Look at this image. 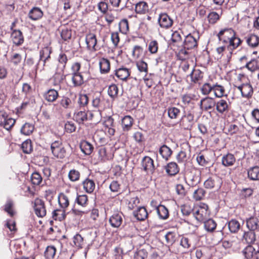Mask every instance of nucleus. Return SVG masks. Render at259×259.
I'll use <instances>...</instances> for the list:
<instances>
[{"mask_svg":"<svg viewBox=\"0 0 259 259\" xmlns=\"http://www.w3.org/2000/svg\"><path fill=\"white\" fill-rule=\"evenodd\" d=\"M220 179L216 177H209L206 180L204 183V187L206 189H211L214 187L220 188Z\"/></svg>","mask_w":259,"mask_h":259,"instance_id":"f3484780","label":"nucleus"},{"mask_svg":"<svg viewBox=\"0 0 259 259\" xmlns=\"http://www.w3.org/2000/svg\"><path fill=\"white\" fill-rule=\"evenodd\" d=\"M56 248L54 246H48L45 252V256L47 259H53L56 253Z\"/></svg>","mask_w":259,"mask_h":259,"instance_id":"5fc2aeb1","label":"nucleus"},{"mask_svg":"<svg viewBox=\"0 0 259 259\" xmlns=\"http://www.w3.org/2000/svg\"><path fill=\"white\" fill-rule=\"evenodd\" d=\"M15 123V120L10 117L4 110H0V126L7 130L11 129Z\"/></svg>","mask_w":259,"mask_h":259,"instance_id":"7ed1b4c3","label":"nucleus"},{"mask_svg":"<svg viewBox=\"0 0 259 259\" xmlns=\"http://www.w3.org/2000/svg\"><path fill=\"white\" fill-rule=\"evenodd\" d=\"M167 174L169 176H175L179 172V167L175 162L168 163L165 166Z\"/></svg>","mask_w":259,"mask_h":259,"instance_id":"cd10ccee","label":"nucleus"},{"mask_svg":"<svg viewBox=\"0 0 259 259\" xmlns=\"http://www.w3.org/2000/svg\"><path fill=\"white\" fill-rule=\"evenodd\" d=\"M192 81L194 83H200L203 77V73L199 69H193L190 74Z\"/></svg>","mask_w":259,"mask_h":259,"instance_id":"72a5a7b5","label":"nucleus"},{"mask_svg":"<svg viewBox=\"0 0 259 259\" xmlns=\"http://www.w3.org/2000/svg\"><path fill=\"white\" fill-rule=\"evenodd\" d=\"M165 238L168 245H172L176 240V234L174 232H168L165 235Z\"/></svg>","mask_w":259,"mask_h":259,"instance_id":"4d7b16f0","label":"nucleus"},{"mask_svg":"<svg viewBox=\"0 0 259 259\" xmlns=\"http://www.w3.org/2000/svg\"><path fill=\"white\" fill-rule=\"evenodd\" d=\"M13 202L12 200L9 199L7 201L5 205L4 210L10 216L13 217L15 214L14 211L13 210Z\"/></svg>","mask_w":259,"mask_h":259,"instance_id":"6e6d98bb","label":"nucleus"},{"mask_svg":"<svg viewBox=\"0 0 259 259\" xmlns=\"http://www.w3.org/2000/svg\"><path fill=\"white\" fill-rule=\"evenodd\" d=\"M33 208L35 214L39 218H43L46 215L47 210L44 201L36 198L34 201Z\"/></svg>","mask_w":259,"mask_h":259,"instance_id":"423d86ee","label":"nucleus"},{"mask_svg":"<svg viewBox=\"0 0 259 259\" xmlns=\"http://www.w3.org/2000/svg\"><path fill=\"white\" fill-rule=\"evenodd\" d=\"M64 79V70L56 68L55 73L51 79L52 80L53 85L59 89H61V84Z\"/></svg>","mask_w":259,"mask_h":259,"instance_id":"9d476101","label":"nucleus"},{"mask_svg":"<svg viewBox=\"0 0 259 259\" xmlns=\"http://www.w3.org/2000/svg\"><path fill=\"white\" fill-rule=\"evenodd\" d=\"M148 9L147 4L144 2H140L135 6V11L138 14H145Z\"/></svg>","mask_w":259,"mask_h":259,"instance_id":"a19ab883","label":"nucleus"},{"mask_svg":"<svg viewBox=\"0 0 259 259\" xmlns=\"http://www.w3.org/2000/svg\"><path fill=\"white\" fill-rule=\"evenodd\" d=\"M11 39L13 44L17 46L24 42V36L20 30H13L11 34Z\"/></svg>","mask_w":259,"mask_h":259,"instance_id":"4468645a","label":"nucleus"},{"mask_svg":"<svg viewBox=\"0 0 259 259\" xmlns=\"http://www.w3.org/2000/svg\"><path fill=\"white\" fill-rule=\"evenodd\" d=\"M246 225L250 231H254L259 230V218L251 217L246 220Z\"/></svg>","mask_w":259,"mask_h":259,"instance_id":"412c9836","label":"nucleus"},{"mask_svg":"<svg viewBox=\"0 0 259 259\" xmlns=\"http://www.w3.org/2000/svg\"><path fill=\"white\" fill-rule=\"evenodd\" d=\"M143 54V48L139 46H136L134 47L132 55L134 58L138 59L140 58Z\"/></svg>","mask_w":259,"mask_h":259,"instance_id":"0e129e2a","label":"nucleus"},{"mask_svg":"<svg viewBox=\"0 0 259 259\" xmlns=\"http://www.w3.org/2000/svg\"><path fill=\"white\" fill-rule=\"evenodd\" d=\"M248 178L252 181L259 180V166L250 167L247 171Z\"/></svg>","mask_w":259,"mask_h":259,"instance_id":"c85d7f7f","label":"nucleus"},{"mask_svg":"<svg viewBox=\"0 0 259 259\" xmlns=\"http://www.w3.org/2000/svg\"><path fill=\"white\" fill-rule=\"evenodd\" d=\"M115 75L119 79L124 80L130 76V72L126 68H120L115 71Z\"/></svg>","mask_w":259,"mask_h":259,"instance_id":"c9c22d12","label":"nucleus"},{"mask_svg":"<svg viewBox=\"0 0 259 259\" xmlns=\"http://www.w3.org/2000/svg\"><path fill=\"white\" fill-rule=\"evenodd\" d=\"M52 53V49L50 47H46L42 48L39 52V60L44 62V65L47 60L50 58V54Z\"/></svg>","mask_w":259,"mask_h":259,"instance_id":"b1692460","label":"nucleus"},{"mask_svg":"<svg viewBox=\"0 0 259 259\" xmlns=\"http://www.w3.org/2000/svg\"><path fill=\"white\" fill-rule=\"evenodd\" d=\"M213 92L216 97L221 98L225 94V89L222 85L216 83L213 84Z\"/></svg>","mask_w":259,"mask_h":259,"instance_id":"49530a36","label":"nucleus"},{"mask_svg":"<svg viewBox=\"0 0 259 259\" xmlns=\"http://www.w3.org/2000/svg\"><path fill=\"white\" fill-rule=\"evenodd\" d=\"M216 110L221 114L227 113L231 107L230 102L224 99H221L216 102Z\"/></svg>","mask_w":259,"mask_h":259,"instance_id":"ddd939ff","label":"nucleus"},{"mask_svg":"<svg viewBox=\"0 0 259 259\" xmlns=\"http://www.w3.org/2000/svg\"><path fill=\"white\" fill-rule=\"evenodd\" d=\"M79 0H64L63 9L66 13L69 12L73 8L75 9L79 6Z\"/></svg>","mask_w":259,"mask_h":259,"instance_id":"bb28decb","label":"nucleus"},{"mask_svg":"<svg viewBox=\"0 0 259 259\" xmlns=\"http://www.w3.org/2000/svg\"><path fill=\"white\" fill-rule=\"evenodd\" d=\"M142 169L148 174H153L156 167L153 160L149 156H145L141 161Z\"/></svg>","mask_w":259,"mask_h":259,"instance_id":"39448f33","label":"nucleus"},{"mask_svg":"<svg viewBox=\"0 0 259 259\" xmlns=\"http://www.w3.org/2000/svg\"><path fill=\"white\" fill-rule=\"evenodd\" d=\"M123 214L121 212H116L113 213L109 219V223L111 226L114 228H118L121 225Z\"/></svg>","mask_w":259,"mask_h":259,"instance_id":"dca6fc26","label":"nucleus"},{"mask_svg":"<svg viewBox=\"0 0 259 259\" xmlns=\"http://www.w3.org/2000/svg\"><path fill=\"white\" fill-rule=\"evenodd\" d=\"M81 151L85 155H90L93 150V146L89 142L83 141L80 144Z\"/></svg>","mask_w":259,"mask_h":259,"instance_id":"4c0bfd02","label":"nucleus"},{"mask_svg":"<svg viewBox=\"0 0 259 259\" xmlns=\"http://www.w3.org/2000/svg\"><path fill=\"white\" fill-rule=\"evenodd\" d=\"M201 93L204 95H208L211 91H213V85L209 83H205L201 88Z\"/></svg>","mask_w":259,"mask_h":259,"instance_id":"338daca9","label":"nucleus"},{"mask_svg":"<svg viewBox=\"0 0 259 259\" xmlns=\"http://www.w3.org/2000/svg\"><path fill=\"white\" fill-rule=\"evenodd\" d=\"M41 175L37 172H33L31 177L32 183L33 185H39L42 181Z\"/></svg>","mask_w":259,"mask_h":259,"instance_id":"69168bd1","label":"nucleus"},{"mask_svg":"<svg viewBox=\"0 0 259 259\" xmlns=\"http://www.w3.org/2000/svg\"><path fill=\"white\" fill-rule=\"evenodd\" d=\"M234 87L241 93L242 98L248 99L252 97L253 89L249 81L240 85H234Z\"/></svg>","mask_w":259,"mask_h":259,"instance_id":"f03ea898","label":"nucleus"},{"mask_svg":"<svg viewBox=\"0 0 259 259\" xmlns=\"http://www.w3.org/2000/svg\"><path fill=\"white\" fill-rule=\"evenodd\" d=\"M67 60L66 55L64 53H61L58 58L59 64L56 68L64 70Z\"/></svg>","mask_w":259,"mask_h":259,"instance_id":"8fccbe9b","label":"nucleus"},{"mask_svg":"<svg viewBox=\"0 0 259 259\" xmlns=\"http://www.w3.org/2000/svg\"><path fill=\"white\" fill-rule=\"evenodd\" d=\"M74 118L79 123H82L84 121L88 120V113L85 111H79L75 113L74 116Z\"/></svg>","mask_w":259,"mask_h":259,"instance_id":"09e8293b","label":"nucleus"},{"mask_svg":"<svg viewBox=\"0 0 259 259\" xmlns=\"http://www.w3.org/2000/svg\"><path fill=\"white\" fill-rule=\"evenodd\" d=\"M99 66L101 73H107L109 72L110 69L109 60L104 58H101L99 61Z\"/></svg>","mask_w":259,"mask_h":259,"instance_id":"393cba45","label":"nucleus"},{"mask_svg":"<svg viewBox=\"0 0 259 259\" xmlns=\"http://www.w3.org/2000/svg\"><path fill=\"white\" fill-rule=\"evenodd\" d=\"M85 42L89 50L96 51L98 49L97 46V39L94 33L87 34L85 37Z\"/></svg>","mask_w":259,"mask_h":259,"instance_id":"f8f14e48","label":"nucleus"},{"mask_svg":"<svg viewBox=\"0 0 259 259\" xmlns=\"http://www.w3.org/2000/svg\"><path fill=\"white\" fill-rule=\"evenodd\" d=\"M180 113V110L177 107H171L167 109L168 116L170 119H174L177 118Z\"/></svg>","mask_w":259,"mask_h":259,"instance_id":"de8ad7c7","label":"nucleus"},{"mask_svg":"<svg viewBox=\"0 0 259 259\" xmlns=\"http://www.w3.org/2000/svg\"><path fill=\"white\" fill-rule=\"evenodd\" d=\"M204 228L206 231L208 233L213 232L217 227L216 222L212 219L208 218L203 222Z\"/></svg>","mask_w":259,"mask_h":259,"instance_id":"2f4dec72","label":"nucleus"},{"mask_svg":"<svg viewBox=\"0 0 259 259\" xmlns=\"http://www.w3.org/2000/svg\"><path fill=\"white\" fill-rule=\"evenodd\" d=\"M105 130H107V132L110 136H113L115 134V129L114 123V119L111 116L108 117L103 123Z\"/></svg>","mask_w":259,"mask_h":259,"instance_id":"aec40b11","label":"nucleus"},{"mask_svg":"<svg viewBox=\"0 0 259 259\" xmlns=\"http://www.w3.org/2000/svg\"><path fill=\"white\" fill-rule=\"evenodd\" d=\"M216 105V102L213 98L206 97L202 98L200 102V109L205 111L212 110Z\"/></svg>","mask_w":259,"mask_h":259,"instance_id":"6e6552de","label":"nucleus"},{"mask_svg":"<svg viewBox=\"0 0 259 259\" xmlns=\"http://www.w3.org/2000/svg\"><path fill=\"white\" fill-rule=\"evenodd\" d=\"M135 217L140 221H143L148 217V212L144 207H140L134 212Z\"/></svg>","mask_w":259,"mask_h":259,"instance_id":"f704fd0d","label":"nucleus"},{"mask_svg":"<svg viewBox=\"0 0 259 259\" xmlns=\"http://www.w3.org/2000/svg\"><path fill=\"white\" fill-rule=\"evenodd\" d=\"M236 159L234 156L231 153L224 155L222 159V163L225 166H230L235 162Z\"/></svg>","mask_w":259,"mask_h":259,"instance_id":"7c9ffc66","label":"nucleus"},{"mask_svg":"<svg viewBox=\"0 0 259 259\" xmlns=\"http://www.w3.org/2000/svg\"><path fill=\"white\" fill-rule=\"evenodd\" d=\"M219 39L223 42H230V39L235 38V32L231 28H225L221 30L218 34Z\"/></svg>","mask_w":259,"mask_h":259,"instance_id":"0eeeda50","label":"nucleus"},{"mask_svg":"<svg viewBox=\"0 0 259 259\" xmlns=\"http://www.w3.org/2000/svg\"><path fill=\"white\" fill-rule=\"evenodd\" d=\"M68 178L72 182H75L80 178V172L74 169H71L68 173Z\"/></svg>","mask_w":259,"mask_h":259,"instance_id":"13d9d810","label":"nucleus"},{"mask_svg":"<svg viewBox=\"0 0 259 259\" xmlns=\"http://www.w3.org/2000/svg\"><path fill=\"white\" fill-rule=\"evenodd\" d=\"M119 29L121 33L124 34H127L129 31V25L126 19H122L119 23Z\"/></svg>","mask_w":259,"mask_h":259,"instance_id":"a18cd8bd","label":"nucleus"},{"mask_svg":"<svg viewBox=\"0 0 259 259\" xmlns=\"http://www.w3.org/2000/svg\"><path fill=\"white\" fill-rule=\"evenodd\" d=\"M158 22L161 28L165 29L171 27L173 24L172 19L166 13H162L159 15Z\"/></svg>","mask_w":259,"mask_h":259,"instance_id":"9b49d317","label":"nucleus"},{"mask_svg":"<svg viewBox=\"0 0 259 259\" xmlns=\"http://www.w3.org/2000/svg\"><path fill=\"white\" fill-rule=\"evenodd\" d=\"M160 154L165 160H167L172 154V150L165 145L161 146L159 150Z\"/></svg>","mask_w":259,"mask_h":259,"instance_id":"e433bc0d","label":"nucleus"},{"mask_svg":"<svg viewBox=\"0 0 259 259\" xmlns=\"http://www.w3.org/2000/svg\"><path fill=\"white\" fill-rule=\"evenodd\" d=\"M205 191L202 188H198L193 193V198L196 200H200L204 196Z\"/></svg>","mask_w":259,"mask_h":259,"instance_id":"bf43d9fd","label":"nucleus"},{"mask_svg":"<svg viewBox=\"0 0 259 259\" xmlns=\"http://www.w3.org/2000/svg\"><path fill=\"white\" fill-rule=\"evenodd\" d=\"M52 152L55 157L59 158H64L65 155V150L62 146L53 150Z\"/></svg>","mask_w":259,"mask_h":259,"instance_id":"052dcab7","label":"nucleus"},{"mask_svg":"<svg viewBox=\"0 0 259 259\" xmlns=\"http://www.w3.org/2000/svg\"><path fill=\"white\" fill-rule=\"evenodd\" d=\"M240 223L235 219H232L228 222V228L231 233H237L240 229Z\"/></svg>","mask_w":259,"mask_h":259,"instance_id":"58836bf2","label":"nucleus"},{"mask_svg":"<svg viewBox=\"0 0 259 259\" xmlns=\"http://www.w3.org/2000/svg\"><path fill=\"white\" fill-rule=\"evenodd\" d=\"M199 37L197 34L194 35L191 33L185 36L184 41V47L187 50L194 49L197 47V40Z\"/></svg>","mask_w":259,"mask_h":259,"instance_id":"1a4fd4ad","label":"nucleus"},{"mask_svg":"<svg viewBox=\"0 0 259 259\" xmlns=\"http://www.w3.org/2000/svg\"><path fill=\"white\" fill-rule=\"evenodd\" d=\"M245 67L251 72H254L259 69L258 61L255 59H251L246 64Z\"/></svg>","mask_w":259,"mask_h":259,"instance_id":"c03bdc74","label":"nucleus"},{"mask_svg":"<svg viewBox=\"0 0 259 259\" xmlns=\"http://www.w3.org/2000/svg\"><path fill=\"white\" fill-rule=\"evenodd\" d=\"M128 0H107L109 5L113 8L123 9L126 7V2Z\"/></svg>","mask_w":259,"mask_h":259,"instance_id":"ea45409f","label":"nucleus"},{"mask_svg":"<svg viewBox=\"0 0 259 259\" xmlns=\"http://www.w3.org/2000/svg\"><path fill=\"white\" fill-rule=\"evenodd\" d=\"M181 122V124L185 128H190L194 123L193 114L191 113H188L187 115L182 117Z\"/></svg>","mask_w":259,"mask_h":259,"instance_id":"a211bd4d","label":"nucleus"},{"mask_svg":"<svg viewBox=\"0 0 259 259\" xmlns=\"http://www.w3.org/2000/svg\"><path fill=\"white\" fill-rule=\"evenodd\" d=\"M136 65L140 72L147 73L148 65L143 60H140L137 62Z\"/></svg>","mask_w":259,"mask_h":259,"instance_id":"e2e57ef3","label":"nucleus"},{"mask_svg":"<svg viewBox=\"0 0 259 259\" xmlns=\"http://www.w3.org/2000/svg\"><path fill=\"white\" fill-rule=\"evenodd\" d=\"M156 210L159 217L160 219L165 220L168 217V211L165 206L163 205H159L157 207Z\"/></svg>","mask_w":259,"mask_h":259,"instance_id":"79ce46f5","label":"nucleus"},{"mask_svg":"<svg viewBox=\"0 0 259 259\" xmlns=\"http://www.w3.org/2000/svg\"><path fill=\"white\" fill-rule=\"evenodd\" d=\"M53 218L55 220L61 221L65 217V211L62 209H56L52 212Z\"/></svg>","mask_w":259,"mask_h":259,"instance_id":"3c124183","label":"nucleus"},{"mask_svg":"<svg viewBox=\"0 0 259 259\" xmlns=\"http://www.w3.org/2000/svg\"><path fill=\"white\" fill-rule=\"evenodd\" d=\"M82 185L85 191L89 193H91L93 192L95 188L94 182L93 180L88 179L83 182Z\"/></svg>","mask_w":259,"mask_h":259,"instance_id":"37998d69","label":"nucleus"},{"mask_svg":"<svg viewBox=\"0 0 259 259\" xmlns=\"http://www.w3.org/2000/svg\"><path fill=\"white\" fill-rule=\"evenodd\" d=\"M222 14V11H221L220 15L216 12H211L209 13L207 16V19L209 23L210 24H215L220 19V16Z\"/></svg>","mask_w":259,"mask_h":259,"instance_id":"603ef678","label":"nucleus"},{"mask_svg":"<svg viewBox=\"0 0 259 259\" xmlns=\"http://www.w3.org/2000/svg\"><path fill=\"white\" fill-rule=\"evenodd\" d=\"M59 96L58 91L55 89H50L44 95L45 99L48 102H53L56 100Z\"/></svg>","mask_w":259,"mask_h":259,"instance_id":"a878e982","label":"nucleus"},{"mask_svg":"<svg viewBox=\"0 0 259 259\" xmlns=\"http://www.w3.org/2000/svg\"><path fill=\"white\" fill-rule=\"evenodd\" d=\"M34 130V126L30 123H25L21 129V132L24 135H30Z\"/></svg>","mask_w":259,"mask_h":259,"instance_id":"864d4df0","label":"nucleus"},{"mask_svg":"<svg viewBox=\"0 0 259 259\" xmlns=\"http://www.w3.org/2000/svg\"><path fill=\"white\" fill-rule=\"evenodd\" d=\"M255 241V234L252 231L244 232L243 236V241L248 245L254 244Z\"/></svg>","mask_w":259,"mask_h":259,"instance_id":"c756f323","label":"nucleus"},{"mask_svg":"<svg viewBox=\"0 0 259 259\" xmlns=\"http://www.w3.org/2000/svg\"><path fill=\"white\" fill-rule=\"evenodd\" d=\"M246 41L250 47L254 48L259 45V37L255 34H250L246 37Z\"/></svg>","mask_w":259,"mask_h":259,"instance_id":"473e14b6","label":"nucleus"},{"mask_svg":"<svg viewBox=\"0 0 259 259\" xmlns=\"http://www.w3.org/2000/svg\"><path fill=\"white\" fill-rule=\"evenodd\" d=\"M148 256V253L145 249H142L136 251L134 255V259H145Z\"/></svg>","mask_w":259,"mask_h":259,"instance_id":"774afa93","label":"nucleus"},{"mask_svg":"<svg viewBox=\"0 0 259 259\" xmlns=\"http://www.w3.org/2000/svg\"><path fill=\"white\" fill-rule=\"evenodd\" d=\"M71 80L74 87H81L90 79V74L88 72L71 74Z\"/></svg>","mask_w":259,"mask_h":259,"instance_id":"f257e3e1","label":"nucleus"},{"mask_svg":"<svg viewBox=\"0 0 259 259\" xmlns=\"http://www.w3.org/2000/svg\"><path fill=\"white\" fill-rule=\"evenodd\" d=\"M258 248L259 246L257 244L248 245L244 249L243 252L247 258H255Z\"/></svg>","mask_w":259,"mask_h":259,"instance_id":"2eb2a0df","label":"nucleus"},{"mask_svg":"<svg viewBox=\"0 0 259 259\" xmlns=\"http://www.w3.org/2000/svg\"><path fill=\"white\" fill-rule=\"evenodd\" d=\"M118 92V89L116 84H111L108 88V94L112 98H114L117 96Z\"/></svg>","mask_w":259,"mask_h":259,"instance_id":"680f3d73","label":"nucleus"},{"mask_svg":"<svg viewBox=\"0 0 259 259\" xmlns=\"http://www.w3.org/2000/svg\"><path fill=\"white\" fill-rule=\"evenodd\" d=\"M43 16L42 10L38 7H33L28 13L29 18L32 20L40 19Z\"/></svg>","mask_w":259,"mask_h":259,"instance_id":"4be33fe9","label":"nucleus"},{"mask_svg":"<svg viewBox=\"0 0 259 259\" xmlns=\"http://www.w3.org/2000/svg\"><path fill=\"white\" fill-rule=\"evenodd\" d=\"M133 123L134 119L131 116H125L121 120V125L123 131L126 132L130 130Z\"/></svg>","mask_w":259,"mask_h":259,"instance_id":"5701e85b","label":"nucleus"},{"mask_svg":"<svg viewBox=\"0 0 259 259\" xmlns=\"http://www.w3.org/2000/svg\"><path fill=\"white\" fill-rule=\"evenodd\" d=\"M186 180L188 185L194 187L200 183V177L199 175L191 172L187 175Z\"/></svg>","mask_w":259,"mask_h":259,"instance_id":"6ab92c4d","label":"nucleus"},{"mask_svg":"<svg viewBox=\"0 0 259 259\" xmlns=\"http://www.w3.org/2000/svg\"><path fill=\"white\" fill-rule=\"evenodd\" d=\"M208 208V206L206 204H203L197 211L193 212V217L198 222H203L209 217V212Z\"/></svg>","mask_w":259,"mask_h":259,"instance_id":"20e7f679","label":"nucleus"}]
</instances>
